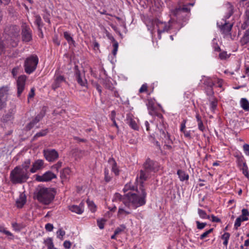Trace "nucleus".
<instances>
[{"label": "nucleus", "mask_w": 249, "mask_h": 249, "mask_svg": "<svg viewBox=\"0 0 249 249\" xmlns=\"http://www.w3.org/2000/svg\"><path fill=\"white\" fill-rule=\"evenodd\" d=\"M140 191L137 190V193H128L126 196L128 202L125 201L123 198V203L126 206L129 207V203L133 207L136 208L138 207L144 205L146 203L145 197L146 193L143 186L140 188Z\"/></svg>", "instance_id": "obj_1"}, {"label": "nucleus", "mask_w": 249, "mask_h": 249, "mask_svg": "<svg viewBox=\"0 0 249 249\" xmlns=\"http://www.w3.org/2000/svg\"><path fill=\"white\" fill-rule=\"evenodd\" d=\"M54 193L50 188H42L36 193V197L40 203L48 205L50 204L54 198Z\"/></svg>", "instance_id": "obj_2"}, {"label": "nucleus", "mask_w": 249, "mask_h": 249, "mask_svg": "<svg viewBox=\"0 0 249 249\" xmlns=\"http://www.w3.org/2000/svg\"><path fill=\"white\" fill-rule=\"evenodd\" d=\"M29 178L28 175L20 170L19 166H16L11 171L10 179L13 184H21L25 182Z\"/></svg>", "instance_id": "obj_3"}, {"label": "nucleus", "mask_w": 249, "mask_h": 249, "mask_svg": "<svg viewBox=\"0 0 249 249\" xmlns=\"http://www.w3.org/2000/svg\"><path fill=\"white\" fill-rule=\"evenodd\" d=\"M190 13V9L187 5L183 6H179L175 8L172 12L174 16L179 22H185L189 19V14Z\"/></svg>", "instance_id": "obj_4"}, {"label": "nucleus", "mask_w": 249, "mask_h": 249, "mask_svg": "<svg viewBox=\"0 0 249 249\" xmlns=\"http://www.w3.org/2000/svg\"><path fill=\"white\" fill-rule=\"evenodd\" d=\"M38 59L37 56H31L24 62L25 71L28 74L33 72L36 69Z\"/></svg>", "instance_id": "obj_5"}, {"label": "nucleus", "mask_w": 249, "mask_h": 249, "mask_svg": "<svg viewBox=\"0 0 249 249\" xmlns=\"http://www.w3.org/2000/svg\"><path fill=\"white\" fill-rule=\"evenodd\" d=\"M21 36L22 41L28 42L32 39V33L30 27L26 23L21 25Z\"/></svg>", "instance_id": "obj_6"}, {"label": "nucleus", "mask_w": 249, "mask_h": 249, "mask_svg": "<svg viewBox=\"0 0 249 249\" xmlns=\"http://www.w3.org/2000/svg\"><path fill=\"white\" fill-rule=\"evenodd\" d=\"M43 153L45 159L49 162H53L59 157L58 153L53 149H44Z\"/></svg>", "instance_id": "obj_7"}, {"label": "nucleus", "mask_w": 249, "mask_h": 249, "mask_svg": "<svg viewBox=\"0 0 249 249\" xmlns=\"http://www.w3.org/2000/svg\"><path fill=\"white\" fill-rule=\"evenodd\" d=\"M9 91V87L8 86H3L0 88V110L6 105Z\"/></svg>", "instance_id": "obj_8"}, {"label": "nucleus", "mask_w": 249, "mask_h": 249, "mask_svg": "<svg viewBox=\"0 0 249 249\" xmlns=\"http://www.w3.org/2000/svg\"><path fill=\"white\" fill-rule=\"evenodd\" d=\"M19 29L16 25H10L7 26L4 29V32L9 36L12 39L14 40L18 36Z\"/></svg>", "instance_id": "obj_9"}, {"label": "nucleus", "mask_w": 249, "mask_h": 249, "mask_svg": "<svg viewBox=\"0 0 249 249\" xmlns=\"http://www.w3.org/2000/svg\"><path fill=\"white\" fill-rule=\"evenodd\" d=\"M46 107H43L40 113L26 125L27 130H29L32 129L36 124L42 120L46 114Z\"/></svg>", "instance_id": "obj_10"}, {"label": "nucleus", "mask_w": 249, "mask_h": 249, "mask_svg": "<svg viewBox=\"0 0 249 249\" xmlns=\"http://www.w3.org/2000/svg\"><path fill=\"white\" fill-rule=\"evenodd\" d=\"M56 178V176L51 171H47L42 176L36 175V180L40 182L49 181Z\"/></svg>", "instance_id": "obj_11"}, {"label": "nucleus", "mask_w": 249, "mask_h": 249, "mask_svg": "<svg viewBox=\"0 0 249 249\" xmlns=\"http://www.w3.org/2000/svg\"><path fill=\"white\" fill-rule=\"evenodd\" d=\"M173 21L171 19H170L168 24L164 22H159L158 23V27L159 29H158V37L159 39L161 38V34L162 33H164L165 32H168L169 30H170L172 27L171 25V23H173Z\"/></svg>", "instance_id": "obj_12"}, {"label": "nucleus", "mask_w": 249, "mask_h": 249, "mask_svg": "<svg viewBox=\"0 0 249 249\" xmlns=\"http://www.w3.org/2000/svg\"><path fill=\"white\" fill-rule=\"evenodd\" d=\"M26 80V76L24 75L19 76L17 80V96L18 97L20 96L25 88V84Z\"/></svg>", "instance_id": "obj_13"}, {"label": "nucleus", "mask_w": 249, "mask_h": 249, "mask_svg": "<svg viewBox=\"0 0 249 249\" xmlns=\"http://www.w3.org/2000/svg\"><path fill=\"white\" fill-rule=\"evenodd\" d=\"M222 21L223 22H221V23L217 22V25L222 34L227 35L231 31L232 24L227 22L224 19H222Z\"/></svg>", "instance_id": "obj_14"}, {"label": "nucleus", "mask_w": 249, "mask_h": 249, "mask_svg": "<svg viewBox=\"0 0 249 249\" xmlns=\"http://www.w3.org/2000/svg\"><path fill=\"white\" fill-rule=\"evenodd\" d=\"M157 163L148 159L143 164L144 169L146 172H155L157 169Z\"/></svg>", "instance_id": "obj_15"}, {"label": "nucleus", "mask_w": 249, "mask_h": 249, "mask_svg": "<svg viewBox=\"0 0 249 249\" xmlns=\"http://www.w3.org/2000/svg\"><path fill=\"white\" fill-rule=\"evenodd\" d=\"M44 167V162L42 160H36L32 164V167L30 169V172L32 173H36L38 170H40Z\"/></svg>", "instance_id": "obj_16"}, {"label": "nucleus", "mask_w": 249, "mask_h": 249, "mask_svg": "<svg viewBox=\"0 0 249 249\" xmlns=\"http://www.w3.org/2000/svg\"><path fill=\"white\" fill-rule=\"evenodd\" d=\"M63 82H65V79L63 76L56 75L54 81L52 85V89L55 90L60 86L61 83Z\"/></svg>", "instance_id": "obj_17"}, {"label": "nucleus", "mask_w": 249, "mask_h": 249, "mask_svg": "<svg viewBox=\"0 0 249 249\" xmlns=\"http://www.w3.org/2000/svg\"><path fill=\"white\" fill-rule=\"evenodd\" d=\"M31 165V160L30 159H28L25 160L21 165L19 166L20 167V170L22 172H24L26 175L30 176V166Z\"/></svg>", "instance_id": "obj_18"}, {"label": "nucleus", "mask_w": 249, "mask_h": 249, "mask_svg": "<svg viewBox=\"0 0 249 249\" xmlns=\"http://www.w3.org/2000/svg\"><path fill=\"white\" fill-rule=\"evenodd\" d=\"M147 108L149 110V113L151 115H158L156 111V107L154 102L151 100H149L147 104Z\"/></svg>", "instance_id": "obj_19"}, {"label": "nucleus", "mask_w": 249, "mask_h": 249, "mask_svg": "<svg viewBox=\"0 0 249 249\" xmlns=\"http://www.w3.org/2000/svg\"><path fill=\"white\" fill-rule=\"evenodd\" d=\"M71 155L75 158L76 160L80 159L82 157L84 151L77 148H74L71 151Z\"/></svg>", "instance_id": "obj_20"}, {"label": "nucleus", "mask_w": 249, "mask_h": 249, "mask_svg": "<svg viewBox=\"0 0 249 249\" xmlns=\"http://www.w3.org/2000/svg\"><path fill=\"white\" fill-rule=\"evenodd\" d=\"M35 23L37 25L38 30L40 33L41 37H43V33L41 30V27L43 26V24L42 22L41 17L39 15L35 16Z\"/></svg>", "instance_id": "obj_21"}, {"label": "nucleus", "mask_w": 249, "mask_h": 249, "mask_svg": "<svg viewBox=\"0 0 249 249\" xmlns=\"http://www.w3.org/2000/svg\"><path fill=\"white\" fill-rule=\"evenodd\" d=\"M149 172H146L145 170H141L140 173L139 178L141 180V186L140 188H142L143 186V181L146 180L148 178Z\"/></svg>", "instance_id": "obj_22"}, {"label": "nucleus", "mask_w": 249, "mask_h": 249, "mask_svg": "<svg viewBox=\"0 0 249 249\" xmlns=\"http://www.w3.org/2000/svg\"><path fill=\"white\" fill-rule=\"evenodd\" d=\"M26 201L25 195L23 194L20 195L19 197L17 199L16 203L17 207L18 208H22L25 204Z\"/></svg>", "instance_id": "obj_23"}, {"label": "nucleus", "mask_w": 249, "mask_h": 249, "mask_svg": "<svg viewBox=\"0 0 249 249\" xmlns=\"http://www.w3.org/2000/svg\"><path fill=\"white\" fill-rule=\"evenodd\" d=\"M75 78L78 84L82 86H85L87 80L85 78L84 79L82 78L79 71H77L75 72Z\"/></svg>", "instance_id": "obj_24"}, {"label": "nucleus", "mask_w": 249, "mask_h": 249, "mask_svg": "<svg viewBox=\"0 0 249 249\" xmlns=\"http://www.w3.org/2000/svg\"><path fill=\"white\" fill-rule=\"evenodd\" d=\"M69 210L72 212H74L77 214H81L83 212L82 206L81 203L79 206L72 205L69 207Z\"/></svg>", "instance_id": "obj_25"}, {"label": "nucleus", "mask_w": 249, "mask_h": 249, "mask_svg": "<svg viewBox=\"0 0 249 249\" xmlns=\"http://www.w3.org/2000/svg\"><path fill=\"white\" fill-rule=\"evenodd\" d=\"M71 170L69 167L65 168L60 172V177L63 181L64 179H67L70 175Z\"/></svg>", "instance_id": "obj_26"}, {"label": "nucleus", "mask_w": 249, "mask_h": 249, "mask_svg": "<svg viewBox=\"0 0 249 249\" xmlns=\"http://www.w3.org/2000/svg\"><path fill=\"white\" fill-rule=\"evenodd\" d=\"M249 42V29L246 31L243 36L241 39L242 45L247 44Z\"/></svg>", "instance_id": "obj_27"}, {"label": "nucleus", "mask_w": 249, "mask_h": 249, "mask_svg": "<svg viewBox=\"0 0 249 249\" xmlns=\"http://www.w3.org/2000/svg\"><path fill=\"white\" fill-rule=\"evenodd\" d=\"M102 81L103 84L106 88L111 90L113 89V85L109 79L106 78L105 79H103Z\"/></svg>", "instance_id": "obj_28"}, {"label": "nucleus", "mask_w": 249, "mask_h": 249, "mask_svg": "<svg viewBox=\"0 0 249 249\" xmlns=\"http://www.w3.org/2000/svg\"><path fill=\"white\" fill-rule=\"evenodd\" d=\"M177 174L178 175L181 181H184L188 179L189 176L186 174L184 171L181 170H178L177 172Z\"/></svg>", "instance_id": "obj_29"}, {"label": "nucleus", "mask_w": 249, "mask_h": 249, "mask_svg": "<svg viewBox=\"0 0 249 249\" xmlns=\"http://www.w3.org/2000/svg\"><path fill=\"white\" fill-rule=\"evenodd\" d=\"M240 103L243 109L246 111L249 110V102L246 98H242Z\"/></svg>", "instance_id": "obj_30"}, {"label": "nucleus", "mask_w": 249, "mask_h": 249, "mask_svg": "<svg viewBox=\"0 0 249 249\" xmlns=\"http://www.w3.org/2000/svg\"><path fill=\"white\" fill-rule=\"evenodd\" d=\"M64 36L69 44L71 45L74 44L75 41H74V40L73 39L72 37L71 36L69 33H68V32H65L64 33Z\"/></svg>", "instance_id": "obj_31"}, {"label": "nucleus", "mask_w": 249, "mask_h": 249, "mask_svg": "<svg viewBox=\"0 0 249 249\" xmlns=\"http://www.w3.org/2000/svg\"><path fill=\"white\" fill-rule=\"evenodd\" d=\"M127 123L129 125L131 126L132 128L134 130H137L138 129V126L136 122L131 118H128L127 119Z\"/></svg>", "instance_id": "obj_32"}, {"label": "nucleus", "mask_w": 249, "mask_h": 249, "mask_svg": "<svg viewBox=\"0 0 249 249\" xmlns=\"http://www.w3.org/2000/svg\"><path fill=\"white\" fill-rule=\"evenodd\" d=\"M13 119V115L11 112H8L2 117V121L3 122H7L11 121Z\"/></svg>", "instance_id": "obj_33"}, {"label": "nucleus", "mask_w": 249, "mask_h": 249, "mask_svg": "<svg viewBox=\"0 0 249 249\" xmlns=\"http://www.w3.org/2000/svg\"><path fill=\"white\" fill-rule=\"evenodd\" d=\"M130 213L129 211L126 210L125 209L123 208H119L118 212V215L120 216H122L124 215H126Z\"/></svg>", "instance_id": "obj_34"}, {"label": "nucleus", "mask_w": 249, "mask_h": 249, "mask_svg": "<svg viewBox=\"0 0 249 249\" xmlns=\"http://www.w3.org/2000/svg\"><path fill=\"white\" fill-rule=\"evenodd\" d=\"M227 5H228V12L227 15L226 16V18H229L233 13V6L230 3H228Z\"/></svg>", "instance_id": "obj_35"}, {"label": "nucleus", "mask_w": 249, "mask_h": 249, "mask_svg": "<svg viewBox=\"0 0 249 249\" xmlns=\"http://www.w3.org/2000/svg\"><path fill=\"white\" fill-rule=\"evenodd\" d=\"M45 243L46 245L47 246L48 249H53V244L52 238H48L45 240Z\"/></svg>", "instance_id": "obj_36"}, {"label": "nucleus", "mask_w": 249, "mask_h": 249, "mask_svg": "<svg viewBox=\"0 0 249 249\" xmlns=\"http://www.w3.org/2000/svg\"><path fill=\"white\" fill-rule=\"evenodd\" d=\"M230 236V234L229 232H225L221 236V238L224 240L223 244L227 246L228 243V240Z\"/></svg>", "instance_id": "obj_37"}, {"label": "nucleus", "mask_w": 249, "mask_h": 249, "mask_svg": "<svg viewBox=\"0 0 249 249\" xmlns=\"http://www.w3.org/2000/svg\"><path fill=\"white\" fill-rule=\"evenodd\" d=\"M87 202L90 211L92 212H94L96 211V207L93 202L92 201H90L89 199H88Z\"/></svg>", "instance_id": "obj_38"}, {"label": "nucleus", "mask_w": 249, "mask_h": 249, "mask_svg": "<svg viewBox=\"0 0 249 249\" xmlns=\"http://www.w3.org/2000/svg\"><path fill=\"white\" fill-rule=\"evenodd\" d=\"M243 174L247 177L249 178V174L248 172V168L245 162L243 163V167L242 168Z\"/></svg>", "instance_id": "obj_39"}, {"label": "nucleus", "mask_w": 249, "mask_h": 249, "mask_svg": "<svg viewBox=\"0 0 249 249\" xmlns=\"http://www.w3.org/2000/svg\"><path fill=\"white\" fill-rule=\"evenodd\" d=\"M48 132V130L47 129L42 130L41 131L37 133L34 137V138L36 139L37 137L45 136L47 134Z\"/></svg>", "instance_id": "obj_40"}, {"label": "nucleus", "mask_w": 249, "mask_h": 249, "mask_svg": "<svg viewBox=\"0 0 249 249\" xmlns=\"http://www.w3.org/2000/svg\"><path fill=\"white\" fill-rule=\"evenodd\" d=\"M198 213L200 217H201L202 218H210V216L207 215L204 211L201 209H198Z\"/></svg>", "instance_id": "obj_41"}, {"label": "nucleus", "mask_w": 249, "mask_h": 249, "mask_svg": "<svg viewBox=\"0 0 249 249\" xmlns=\"http://www.w3.org/2000/svg\"><path fill=\"white\" fill-rule=\"evenodd\" d=\"M56 233L57 238L61 240H63V237L65 235V231H64L62 230V229H59Z\"/></svg>", "instance_id": "obj_42"}, {"label": "nucleus", "mask_w": 249, "mask_h": 249, "mask_svg": "<svg viewBox=\"0 0 249 249\" xmlns=\"http://www.w3.org/2000/svg\"><path fill=\"white\" fill-rule=\"evenodd\" d=\"M106 221V220H105L104 218L97 220V225L100 229H104V225H105Z\"/></svg>", "instance_id": "obj_43"}, {"label": "nucleus", "mask_w": 249, "mask_h": 249, "mask_svg": "<svg viewBox=\"0 0 249 249\" xmlns=\"http://www.w3.org/2000/svg\"><path fill=\"white\" fill-rule=\"evenodd\" d=\"M125 229V226L124 225H122L120 227H118L114 231L115 235H118L121 232L123 231Z\"/></svg>", "instance_id": "obj_44"}, {"label": "nucleus", "mask_w": 249, "mask_h": 249, "mask_svg": "<svg viewBox=\"0 0 249 249\" xmlns=\"http://www.w3.org/2000/svg\"><path fill=\"white\" fill-rule=\"evenodd\" d=\"M62 162L59 161L55 164L52 166V168L53 169H55L57 171H58L59 169L62 166Z\"/></svg>", "instance_id": "obj_45"}, {"label": "nucleus", "mask_w": 249, "mask_h": 249, "mask_svg": "<svg viewBox=\"0 0 249 249\" xmlns=\"http://www.w3.org/2000/svg\"><path fill=\"white\" fill-rule=\"evenodd\" d=\"M196 224L197 226V228L199 230L203 229L207 225L206 223H200L198 221H196Z\"/></svg>", "instance_id": "obj_46"}, {"label": "nucleus", "mask_w": 249, "mask_h": 249, "mask_svg": "<svg viewBox=\"0 0 249 249\" xmlns=\"http://www.w3.org/2000/svg\"><path fill=\"white\" fill-rule=\"evenodd\" d=\"M229 57V56L227 54V52L225 51L220 53L219 54V58L222 60L226 59Z\"/></svg>", "instance_id": "obj_47"}, {"label": "nucleus", "mask_w": 249, "mask_h": 249, "mask_svg": "<svg viewBox=\"0 0 249 249\" xmlns=\"http://www.w3.org/2000/svg\"><path fill=\"white\" fill-rule=\"evenodd\" d=\"M159 132H160V136L162 139L164 138H166L168 139L169 138V136L168 135H166V132L164 130L160 129L159 130Z\"/></svg>", "instance_id": "obj_48"}, {"label": "nucleus", "mask_w": 249, "mask_h": 249, "mask_svg": "<svg viewBox=\"0 0 249 249\" xmlns=\"http://www.w3.org/2000/svg\"><path fill=\"white\" fill-rule=\"evenodd\" d=\"M0 232H3L4 234H5L6 235H8V236H12L13 235L12 233H11L10 231H6L5 230V229L4 228V227H3L2 226H0Z\"/></svg>", "instance_id": "obj_49"}, {"label": "nucleus", "mask_w": 249, "mask_h": 249, "mask_svg": "<svg viewBox=\"0 0 249 249\" xmlns=\"http://www.w3.org/2000/svg\"><path fill=\"white\" fill-rule=\"evenodd\" d=\"M113 50L112 51V54L114 56H115L118 48V43L117 42H115V43H113Z\"/></svg>", "instance_id": "obj_50"}, {"label": "nucleus", "mask_w": 249, "mask_h": 249, "mask_svg": "<svg viewBox=\"0 0 249 249\" xmlns=\"http://www.w3.org/2000/svg\"><path fill=\"white\" fill-rule=\"evenodd\" d=\"M148 86L146 84H143L139 89L140 93H143L147 91Z\"/></svg>", "instance_id": "obj_51"}, {"label": "nucleus", "mask_w": 249, "mask_h": 249, "mask_svg": "<svg viewBox=\"0 0 249 249\" xmlns=\"http://www.w3.org/2000/svg\"><path fill=\"white\" fill-rule=\"evenodd\" d=\"M111 179V177L108 175V170L107 169L105 170V180L106 182H109Z\"/></svg>", "instance_id": "obj_52"}, {"label": "nucleus", "mask_w": 249, "mask_h": 249, "mask_svg": "<svg viewBox=\"0 0 249 249\" xmlns=\"http://www.w3.org/2000/svg\"><path fill=\"white\" fill-rule=\"evenodd\" d=\"M241 216L238 217L235 221L234 224V228L235 229H237L239 227L241 226Z\"/></svg>", "instance_id": "obj_53"}, {"label": "nucleus", "mask_w": 249, "mask_h": 249, "mask_svg": "<svg viewBox=\"0 0 249 249\" xmlns=\"http://www.w3.org/2000/svg\"><path fill=\"white\" fill-rule=\"evenodd\" d=\"M243 150L247 156H249V144H245L243 146Z\"/></svg>", "instance_id": "obj_54"}, {"label": "nucleus", "mask_w": 249, "mask_h": 249, "mask_svg": "<svg viewBox=\"0 0 249 249\" xmlns=\"http://www.w3.org/2000/svg\"><path fill=\"white\" fill-rule=\"evenodd\" d=\"M53 224L48 223L45 225V229L47 231H51L53 230Z\"/></svg>", "instance_id": "obj_55"}, {"label": "nucleus", "mask_w": 249, "mask_h": 249, "mask_svg": "<svg viewBox=\"0 0 249 249\" xmlns=\"http://www.w3.org/2000/svg\"><path fill=\"white\" fill-rule=\"evenodd\" d=\"M71 244L69 241H65L64 242L63 246L65 249H69L71 248Z\"/></svg>", "instance_id": "obj_56"}, {"label": "nucleus", "mask_w": 249, "mask_h": 249, "mask_svg": "<svg viewBox=\"0 0 249 249\" xmlns=\"http://www.w3.org/2000/svg\"><path fill=\"white\" fill-rule=\"evenodd\" d=\"M122 196L120 194L117 193L115 194L113 201L117 200H122Z\"/></svg>", "instance_id": "obj_57"}, {"label": "nucleus", "mask_w": 249, "mask_h": 249, "mask_svg": "<svg viewBox=\"0 0 249 249\" xmlns=\"http://www.w3.org/2000/svg\"><path fill=\"white\" fill-rule=\"evenodd\" d=\"M249 215V212L246 209H243L242 210V216L248 217Z\"/></svg>", "instance_id": "obj_58"}, {"label": "nucleus", "mask_w": 249, "mask_h": 249, "mask_svg": "<svg viewBox=\"0 0 249 249\" xmlns=\"http://www.w3.org/2000/svg\"><path fill=\"white\" fill-rule=\"evenodd\" d=\"M11 2V0H0V6L1 5H7Z\"/></svg>", "instance_id": "obj_59"}, {"label": "nucleus", "mask_w": 249, "mask_h": 249, "mask_svg": "<svg viewBox=\"0 0 249 249\" xmlns=\"http://www.w3.org/2000/svg\"><path fill=\"white\" fill-rule=\"evenodd\" d=\"M108 162L111 165V166H112V165L114 166L117 165L116 162L113 158L109 159Z\"/></svg>", "instance_id": "obj_60"}, {"label": "nucleus", "mask_w": 249, "mask_h": 249, "mask_svg": "<svg viewBox=\"0 0 249 249\" xmlns=\"http://www.w3.org/2000/svg\"><path fill=\"white\" fill-rule=\"evenodd\" d=\"M112 172H113L114 173V174L116 175H119V170L117 169V165H112Z\"/></svg>", "instance_id": "obj_61"}, {"label": "nucleus", "mask_w": 249, "mask_h": 249, "mask_svg": "<svg viewBox=\"0 0 249 249\" xmlns=\"http://www.w3.org/2000/svg\"><path fill=\"white\" fill-rule=\"evenodd\" d=\"M198 128L201 131H203L204 130L205 127L203 125V122L202 121L198 122Z\"/></svg>", "instance_id": "obj_62"}, {"label": "nucleus", "mask_w": 249, "mask_h": 249, "mask_svg": "<svg viewBox=\"0 0 249 249\" xmlns=\"http://www.w3.org/2000/svg\"><path fill=\"white\" fill-rule=\"evenodd\" d=\"M35 96V89L34 88H32L28 95V98H31L34 97Z\"/></svg>", "instance_id": "obj_63"}, {"label": "nucleus", "mask_w": 249, "mask_h": 249, "mask_svg": "<svg viewBox=\"0 0 249 249\" xmlns=\"http://www.w3.org/2000/svg\"><path fill=\"white\" fill-rule=\"evenodd\" d=\"M18 67L14 68L12 71V73L13 76H16L18 73Z\"/></svg>", "instance_id": "obj_64"}]
</instances>
